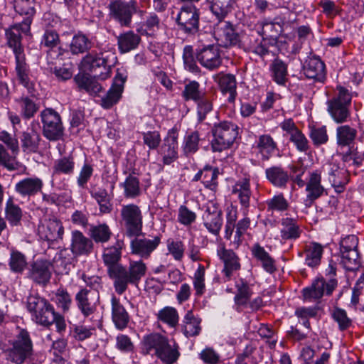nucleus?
<instances>
[{
	"instance_id": "473e14b6",
	"label": "nucleus",
	"mask_w": 364,
	"mask_h": 364,
	"mask_svg": "<svg viewBox=\"0 0 364 364\" xmlns=\"http://www.w3.org/2000/svg\"><path fill=\"white\" fill-rule=\"evenodd\" d=\"M267 181L274 187L286 188L291 180L289 172L281 166H272L265 169Z\"/></svg>"
},
{
	"instance_id": "c756f323",
	"label": "nucleus",
	"mask_w": 364,
	"mask_h": 364,
	"mask_svg": "<svg viewBox=\"0 0 364 364\" xmlns=\"http://www.w3.org/2000/svg\"><path fill=\"white\" fill-rule=\"evenodd\" d=\"M43 181L38 177H30L18 181L15 186V191L22 197L31 198L42 191Z\"/></svg>"
},
{
	"instance_id": "864d4df0",
	"label": "nucleus",
	"mask_w": 364,
	"mask_h": 364,
	"mask_svg": "<svg viewBox=\"0 0 364 364\" xmlns=\"http://www.w3.org/2000/svg\"><path fill=\"white\" fill-rule=\"evenodd\" d=\"M235 3V0H213L210 11L218 20H224Z\"/></svg>"
},
{
	"instance_id": "6e6d98bb",
	"label": "nucleus",
	"mask_w": 364,
	"mask_h": 364,
	"mask_svg": "<svg viewBox=\"0 0 364 364\" xmlns=\"http://www.w3.org/2000/svg\"><path fill=\"white\" fill-rule=\"evenodd\" d=\"M205 92H203L200 89V85L198 82L193 80L185 85L181 95L185 101L191 100L196 102L197 100H199Z\"/></svg>"
},
{
	"instance_id": "c03bdc74",
	"label": "nucleus",
	"mask_w": 364,
	"mask_h": 364,
	"mask_svg": "<svg viewBox=\"0 0 364 364\" xmlns=\"http://www.w3.org/2000/svg\"><path fill=\"white\" fill-rule=\"evenodd\" d=\"M166 338L160 333H150L144 336L141 341L143 353L150 354L154 350L156 355Z\"/></svg>"
},
{
	"instance_id": "774afa93",
	"label": "nucleus",
	"mask_w": 364,
	"mask_h": 364,
	"mask_svg": "<svg viewBox=\"0 0 364 364\" xmlns=\"http://www.w3.org/2000/svg\"><path fill=\"white\" fill-rule=\"evenodd\" d=\"M205 269L204 266L200 264L193 277V287L196 291V295L198 296H202L205 291Z\"/></svg>"
},
{
	"instance_id": "72a5a7b5",
	"label": "nucleus",
	"mask_w": 364,
	"mask_h": 364,
	"mask_svg": "<svg viewBox=\"0 0 364 364\" xmlns=\"http://www.w3.org/2000/svg\"><path fill=\"white\" fill-rule=\"evenodd\" d=\"M74 80L79 90H84L90 95L100 96L104 92L105 88L99 83L95 77H91L86 75L78 74L74 77Z\"/></svg>"
},
{
	"instance_id": "7ed1b4c3",
	"label": "nucleus",
	"mask_w": 364,
	"mask_h": 364,
	"mask_svg": "<svg viewBox=\"0 0 364 364\" xmlns=\"http://www.w3.org/2000/svg\"><path fill=\"white\" fill-rule=\"evenodd\" d=\"M211 133L213 151L222 152L232 146L238 136V127L232 122L222 121L214 124Z\"/></svg>"
},
{
	"instance_id": "f257e3e1",
	"label": "nucleus",
	"mask_w": 364,
	"mask_h": 364,
	"mask_svg": "<svg viewBox=\"0 0 364 364\" xmlns=\"http://www.w3.org/2000/svg\"><path fill=\"white\" fill-rule=\"evenodd\" d=\"M124 245L123 240H117L112 245L104 248L102 253L107 274L119 295L127 291L129 284L137 286L147 272L146 264L141 259L129 261L128 267L119 263Z\"/></svg>"
},
{
	"instance_id": "69168bd1",
	"label": "nucleus",
	"mask_w": 364,
	"mask_h": 364,
	"mask_svg": "<svg viewBox=\"0 0 364 364\" xmlns=\"http://www.w3.org/2000/svg\"><path fill=\"white\" fill-rule=\"evenodd\" d=\"M9 264L12 272L21 273L27 265L25 255L19 251L13 250L11 253Z\"/></svg>"
},
{
	"instance_id": "13d9d810",
	"label": "nucleus",
	"mask_w": 364,
	"mask_h": 364,
	"mask_svg": "<svg viewBox=\"0 0 364 364\" xmlns=\"http://www.w3.org/2000/svg\"><path fill=\"white\" fill-rule=\"evenodd\" d=\"M268 212H284L288 210L289 203L283 193H279L265 202Z\"/></svg>"
},
{
	"instance_id": "4be33fe9",
	"label": "nucleus",
	"mask_w": 364,
	"mask_h": 364,
	"mask_svg": "<svg viewBox=\"0 0 364 364\" xmlns=\"http://www.w3.org/2000/svg\"><path fill=\"white\" fill-rule=\"evenodd\" d=\"M217 255L224 264L223 273L226 281H229L232 274L241 268L240 258L232 250L227 249L223 245L218 247Z\"/></svg>"
},
{
	"instance_id": "423d86ee",
	"label": "nucleus",
	"mask_w": 364,
	"mask_h": 364,
	"mask_svg": "<svg viewBox=\"0 0 364 364\" xmlns=\"http://www.w3.org/2000/svg\"><path fill=\"white\" fill-rule=\"evenodd\" d=\"M81 68L94 74L95 77L106 80L110 77L112 66L109 64L108 55L105 52H89L81 60Z\"/></svg>"
},
{
	"instance_id": "9d476101",
	"label": "nucleus",
	"mask_w": 364,
	"mask_h": 364,
	"mask_svg": "<svg viewBox=\"0 0 364 364\" xmlns=\"http://www.w3.org/2000/svg\"><path fill=\"white\" fill-rule=\"evenodd\" d=\"M358 246V238L354 235L346 236L340 242L341 263L348 271H355L360 267Z\"/></svg>"
},
{
	"instance_id": "680f3d73",
	"label": "nucleus",
	"mask_w": 364,
	"mask_h": 364,
	"mask_svg": "<svg viewBox=\"0 0 364 364\" xmlns=\"http://www.w3.org/2000/svg\"><path fill=\"white\" fill-rule=\"evenodd\" d=\"M74 158L73 156H65L55 161L53 166V173L70 175L74 172Z\"/></svg>"
},
{
	"instance_id": "f8f14e48",
	"label": "nucleus",
	"mask_w": 364,
	"mask_h": 364,
	"mask_svg": "<svg viewBox=\"0 0 364 364\" xmlns=\"http://www.w3.org/2000/svg\"><path fill=\"white\" fill-rule=\"evenodd\" d=\"M109 15L122 26L129 27L132 16L136 12L137 3L135 0L125 1L114 0L109 4Z\"/></svg>"
},
{
	"instance_id": "bb28decb",
	"label": "nucleus",
	"mask_w": 364,
	"mask_h": 364,
	"mask_svg": "<svg viewBox=\"0 0 364 364\" xmlns=\"http://www.w3.org/2000/svg\"><path fill=\"white\" fill-rule=\"evenodd\" d=\"M232 193L237 196L239 203L243 210V215H248L252 196L250 180L243 178L238 180L232 186Z\"/></svg>"
},
{
	"instance_id": "3c124183",
	"label": "nucleus",
	"mask_w": 364,
	"mask_h": 364,
	"mask_svg": "<svg viewBox=\"0 0 364 364\" xmlns=\"http://www.w3.org/2000/svg\"><path fill=\"white\" fill-rule=\"evenodd\" d=\"M214 93L207 92L197 100V114L199 122H203L213 109Z\"/></svg>"
},
{
	"instance_id": "2eb2a0df",
	"label": "nucleus",
	"mask_w": 364,
	"mask_h": 364,
	"mask_svg": "<svg viewBox=\"0 0 364 364\" xmlns=\"http://www.w3.org/2000/svg\"><path fill=\"white\" fill-rule=\"evenodd\" d=\"M135 238L131 241L130 248L132 255H137L142 259H149L151 254L161 244V236H154L151 239L145 237Z\"/></svg>"
},
{
	"instance_id": "603ef678",
	"label": "nucleus",
	"mask_w": 364,
	"mask_h": 364,
	"mask_svg": "<svg viewBox=\"0 0 364 364\" xmlns=\"http://www.w3.org/2000/svg\"><path fill=\"white\" fill-rule=\"evenodd\" d=\"M5 216L6 219L11 225L17 226L20 225L23 217V211L21 208L14 203L12 197H10L6 203Z\"/></svg>"
},
{
	"instance_id": "e433bc0d",
	"label": "nucleus",
	"mask_w": 364,
	"mask_h": 364,
	"mask_svg": "<svg viewBox=\"0 0 364 364\" xmlns=\"http://www.w3.org/2000/svg\"><path fill=\"white\" fill-rule=\"evenodd\" d=\"M51 273L47 261L38 260L31 265L30 277L36 283L45 285L50 278Z\"/></svg>"
},
{
	"instance_id": "6e6552de",
	"label": "nucleus",
	"mask_w": 364,
	"mask_h": 364,
	"mask_svg": "<svg viewBox=\"0 0 364 364\" xmlns=\"http://www.w3.org/2000/svg\"><path fill=\"white\" fill-rule=\"evenodd\" d=\"M338 95L327 102L328 111L337 123H343L350 117L351 96L343 87H338Z\"/></svg>"
},
{
	"instance_id": "20e7f679",
	"label": "nucleus",
	"mask_w": 364,
	"mask_h": 364,
	"mask_svg": "<svg viewBox=\"0 0 364 364\" xmlns=\"http://www.w3.org/2000/svg\"><path fill=\"white\" fill-rule=\"evenodd\" d=\"M26 307L36 323L48 327L54 323L55 311L53 306L38 294L28 296Z\"/></svg>"
},
{
	"instance_id": "c85d7f7f",
	"label": "nucleus",
	"mask_w": 364,
	"mask_h": 364,
	"mask_svg": "<svg viewBox=\"0 0 364 364\" xmlns=\"http://www.w3.org/2000/svg\"><path fill=\"white\" fill-rule=\"evenodd\" d=\"M115 181L111 182V193H109L105 188H94L91 192V196L96 200L99 205V210L101 214H109L113 210V190L114 188Z\"/></svg>"
},
{
	"instance_id": "b1692460",
	"label": "nucleus",
	"mask_w": 364,
	"mask_h": 364,
	"mask_svg": "<svg viewBox=\"0 0 364 364\" xmlns=\"http://www.w3.org/2000/svg\"><path fill=\"white\" fill-rule=\"evenodd\" d=\"M328 175V180L334 188L336 192L341 193L345 190L346 185L349 181V173L346 170L340 168L335 163H329L326 166Z\"/></svg>"
},
{
	"instance_id": "bf43d9fd",
	"label": "nucleus",
	"mask_w": 364,
	"mask_h": 364,
	"mask_svg": "<svg viewBox=\"0 0 364 364\" xmlns=\"http://www.w3.org/2000/svg\"><path fill=\"white\" fill-rule=\"evenodd\" d=\"M35 5L34 0H14V2L15 11L20 15H26V18H30L31 23L36 14Z\"/></svg>"
},
{
	"instance_id": "1a4fd4ad",
	"label": "nucleus",
	"mask_w": 364,
	"mask_h": 364,
	"mask_svg": "<svg viewBox=\"0 0 364 364\" xmlns=\"http://www.w3.org/2000/svg\"><path fill=\"white\" fill-rule=\"evenodd\" d=\"M120 215L128 237L142 235L143 216L137 205L131 203L122 205Z\"/></svg>"
},
{
	"instance_id": "4d7b16f0",
	"label": "nucleus",
	"mask_w": 364,
	"mask_h": 364,
	"mask_svg": "<svg viewBox=\"0 0 364 364\" xmlns=\"http://www.w3.org/2000/svg\"><path fill=\"white\" fill-rule=\"evenodd\" d=\"M200 320L196 318L191 311H188L184 317L183 333L187 337L198 336L200 331Z\"/></svg>"
},
{
	"instance_id": "f3484780",
	"label": "nucleus",
	"mask_w": 364,
	"mask_h": 364,
	"mask_svg": "<svg viewBox=\"0 0 364 364\" xmlns=\"http://www.w3.org/2000/svg\"><path fill=\"white\" fill-rule=\"evenodd\" d=\"M337 284L336 279H330L328 282H326L323 278H318L310 287L303 289L304 299L309 301L319 299L325 292L326 295H331Z\"/></svg>"
},
{
	"instance_id": "a878e982",
	"label": "nucleus",
	"mask_w": 364,
	"mask_h": 364,
	"mask_svg": "<svg viewBox=\"0 0 364 364\" xmlns=\"http://www.w3.org/2000/svg\"><path fill=\"white\" fill-rule=\"evenodd\" d=\"M178 134L174 129L168 132L163 144L159 149V154L163 157V163L169 165L178 158Z\"/></svg>"
},
{
	"instance_id": "393cba45",
	"label": "nucleus",
	"mask_w": 364,
	"mask_h": 364,
	"mask_svg": "<svg viewBox=\"0 0 364 364\" xmlns=\"http://www.w3.org/2000/svg\"><path fill=\"white\" fill-rule=\"evenodd\" d=\"M305 76L315 81L323 82L326 78L324 63L318 57L314 56L306 59L303 65Z\"/></svg>"
},
{
	"instance_id": "a211bd4d",
	"label": "nucleus",
	"mask_w": 364,
	"mask_h": 364,
	"mask_svg": "<svg viewBox=\"0 0 364 364\" xmlns=\"http://www.w3.org/2000/svg\"><path fill=\"white\" fill-rule=\"evenodd\" d=\"M321 172L315 170L309 172V177L306 181V199L305 204L310 207L314 203L324 195L326 189L321 184Z\"/></svg>"
},
{
	"instance_id": "338daca9",
	"label": "nucleus",
	"mask_w": 364,
	"mask_h": 364,
	"mask_svg": "<svg viewBox=\"0 0 364 364\" xmlns=\"http://www.w3.org/2000/svg\"><path fill=\"white\" fill-rule=\"evenodd\" d=\"M331 316L338 323V328L341 331L348 329L352 325V320L348 316L346 311L343 309L335 307L332 311Z\"/></svg>"
},
{
	"instance_id": "c9c22d12",
	"label": "nucleus",
	"mask_w": 364,
	"mask_h": 364,
	"mask_svg": "<svg viewBox=\"0 0 364 364\" xmlns=\"http://www.w3.org/2000/svg\"><path fill=\"white\" fill-rule=\"evenodd\" d=\"M251 252L266 272L272 274L277 270L274 259L259 243L253 245Z\"/></svg>"
},
{
	"instance_id": "412c9836",
	"label": "nucleus",
	"mask_w": 364,
	"mask_h": 364,
	"mask_svg": "<svg viewBox=\"0 0 364 364\" xmlns=\"http://www.w3.org/2000/svg\"><path fill=\"white\" fill-rule=\"evenodd\" d=\"M222 210L214 203L208 205L204 211L202 220L208 231L217 236L219 235L223 226Z\"/></svg>"
},
{
	"instance_id": "09e8293b",
	"label": "nucleus",
	"mask_w": 364,
	"mask_h": 364,
	"mask_svg": "<svg viewBox=\"0 0 364 364\" xmlns=\"http://www.w3.org/2000/svg\"><path fill=\"white\" fill-rule=\"evenodd\" d=\"M162 28L159 16L154 12L149 13L141 25L142 34L156 37Z\"/></svg>"
},
{
	"instance_id": "4c0bfd02",
	"label": "nucleus",
	"mask_w": 364,
	"mask_h": 364,
	"mask_svg": "<svg viewBox=\"0 0 364 364\" xmlns=\"http://www.w3.org/2000/svg\"><path fill=\"white\" fill-rule=\"evenodd\" d=\"M220 89L224 95H228V101L234 103L237 96V82L232 74H220L217 76Z\"/></svg>"
},
{
	"instance_id": "de8ad7c7",
	"label": "nucleus",
	"mask_w": 364,
	"mask_h": 364,
	"mask_svg": "<svg viewBox=\"0 0 364 364\" xmlns=\"http://www.w3.org/2000/svg\"><path fill=\"white\" fill-rule=\"evenodd\" d=\"M90 237L93 243L105 244L109 241L112 232L106 223L92 225L89 230Z\"/></svg>"
},
{
	"instance_id": "2f4dec72",
	"label": "nucleus",
	"mask_w": 364,
	"mask_h": 364,
	"mask_svg": "<svg viewBox=\"0 0 364 364\" xmlns=\"http://www.w3.org/2000/svg\"><path fill=\"white\" fill-rule=\"evenodd\" d=\"M323 248V246L318 242H310L304 245L303 252L299 255L304 257L305 264L307 266L315 268L321 262Z\"/></svg>"
},
{
	"instance_id": "e2e57ef3",
	"label": "nucleus",
	"mask_w": 364,
	"mask_h": 364,
	"mask_svg": "<svg viewBox=\"0 0 364 364\" xmlns=\"http://www.w3.org/2000/svg\"><path fill=\"white\" fill-rule=\"evenodd\" d=\"M219 171L217 168H213L210 166H206L203 168V179L202 183L204 186L214 191L218 186V177Z\"/></svg>"
},
{
	"instance_id": "5fc2aeb1",
	"label": "nucleus",
	"mask_w": 364,
	"mask_h": 364,
	"mask_svg": "<svg viewBox=\"0 0 364 364\" xmlns=\"http://www.w3.org/2000/svg\"><path fill=\"white\" fill-rule=\"evenodd\" d=\"M122 186L126 198H136L141 193L139 179L132 174L127 177Z\"/></svg>"
},
{
	"instance_id": "f704fd0d",
	"label": "nucleus",
	"mask_w": 364,
	"mask_h": 364,
	"mask_svg": "<svg viewBox=\"0 0 364 364\" xmlns=\"http://www.w3.org/2000/svg\"><path fill=\"white\" fill-rule=\"evenodd\" d=\"M120 53H126L136 49L141 43V36L133 31H128L117 37Z\"/></svg>"
},
{
	"instance_id": "ddd939ff",
	"label": "nucleus",
	"mask_w": 364,
	"mask_h": 364,
	"mask_svg": "<svg viewBox=\"0 0 364 364\" xmlns=\"http://www.w3.org/2000/svg\"><path fill=\"white\" fill-rule=\"evenodd\" d=\"M77 307L84 317L96 313L100 304L99 294L87 288H81L75 296Z\"/></svg>"
},
{
	"instance_id": "37998d69",
	"label": "nucleus",
	"mask_w": 364,
	"mask_h": 364,
	"mask_svg": "<svg viewBox=\"0 0 364 364\" xmlns=\"http://www.w3.org/2000/svg\"><path fill=\"white\" fill-rule=\"evenodd\" d=\"M236 289L234 301L237 309L247 307L248 301L253 294L250 286L244 279H240L236 284Z\"/></svg>"
},
{
	"instance_id": "a18cd8bd",
	"label": "nucleus",
	"mask_w": 364,
	"mask_h": 364,
	"mask_svg": "<svg viewBox=\"0 0 364 364\" xmlns=\"http://www.w3.org/2000/svg\"><path fill=\"white\" fill-rule=\"evenodd\" d=\"M356 129L349 125H341L336 129V140L339 146H349L354 144L357 136Z\"/></svg>"
},
{
	"instance_id": "dca6fc26",
	"label": "nucleus",
	"mask_w": 364,
	"mask_h": 364,
	"mask_svg": "<svg viewBox=\"0 0 364 364\" xmlns=\"http://www.w3.org/2000/svg\"><path fill=\"white\" fill-rule=\"evenodd\" d=\"M196 58L203 67L210 70L218 69L223 62L220 49L214 44L197 50Z\"/></svg>"
},
{
	"instance_id": "39448f33",
	"label": "nucleus",
	"mask_w": 364,
	"mask_h": 364,
	"mask_svg": "<svg viewBox=\"0 0 364 364\" xmlns=\"http://www.w3.org/2000/svg\"><path fill=\"white\" fill-rule=\"evenodd\" d=\"M11 346L6 351L7 356L16 364H23L33 355V341L29 332L26 329H19L15 338L11 342Z\"/></svg>"
},
{
	"instance_id": "052dcab7",
	"label": "nucleus",
	"mask_w": 364,
	"mask_h": 364,
	"mask_svg": "<svg viewBox=\"0 0 364 364\" xmlns=\"http://www.w3.org/2000/svg\"><path fill=\"white\" fill-rule=\"evenodd\" d=\"M157 318L174 328L178 324L179 316L176 309L173 307L166 306L159 311Z\"/></svg>"
},
{
	"instance_id": "f03ea898",
	"label": "nucleus",
	"mask_w": 364,
	"mask_h": 364,
	"mask_svg": "<svg viewBox=\"0 0 364 364\" xmlns=\"http://www.w3.org/2000/svg\"><path fill=\"white\" fill-rule=\"evenodd\" d=\"M219 22L215 26V34L225 48L237 46L245 50L254 53L261 58L269 53V40L264 38L267 36L266 29L273 28L274 23H264L262 29L259 33L262 38L254 34L242 35L238 33L234 25L229 21L218 20Z\"/></svg>"
},
{
	"instance_id": "9b49d317",
	"label": "nucleus",
	"mask_w": 364,
	"mask_h": 364,
	"mask_svg": "<svg viewBox=\"0 0 364 364\" xmlns=\"http://www.w3.org/2000/svg\"><path fill=\"white\" fill-rule=\"evenodd\" d=\"M200 11L193 5L183 6L176 22L179 29L187 35H195L199 31Z\"/></svg>"
},
{
	"instance_id": "79ce46f5",
	"label": "nucleus",
	"mask_w": 364,
	"mask_h": 364,
	"mask_svg": "<svg viewBox=\"0 0 364 364\" xmlns=\"http://www.w3.org/2000/svg\"><path fill=\"white\" fill-rule=\"evenodd\" d=\"M272 80L279 85L285 86L288 81V66L283 60L274 59L271 65Z\"/></svg>"
},
{
	"instance_id": "4468645a",
	"label": "nucleus",
	"mask_w": 364,
	"mask_h": 364,
	"mask_svg": "<svg viewBox=\"0 0 364 364\" xmlns=\"http://www.w3.org/2000/svg\"><path fill=\"white\" fill-rule=\"evenodd\" d=\"M30 27V18H25L21 23L13 25L6 30L8 46L12 48L15 57L25 55L24 48L21 44V33H28Z\"/></svg>"
},
{
	"instance_id": "8fccbe9b",
	"label": "nucleus",
	"mask_w": 364,
	"mask_h": 364,
	"mask_svg": "<svg viewBox=\"0 0 364 364\" xmlns=\"http://www.w3.org/2000/svg\"><path fill=\"white\" fill-rule=\"evenodd\" d=\"M93 45L94 43L85 35L78 33L73 36L70 44V50L73 55L82 54L88 52Z\"/></svg>"
},
{
	"instance_id": "58836bf2",
	"label": "nucleus",
	"mask_w": 364,
	"mask_h": 364,
	"mask_svg": "<svg viewBox=\"0 0 364 364\" xmlns=\"http://www.w3.org/2000/svg\"><path fill=\"white\" fill-rule=\"evenodd\" d=\"M16 77L20 84L28 90L33 87V82L30 77L29 65L26 63V55L15 57Z\"/></svg>"
},
{
	"instance_id": "6ab92c4d",
	"label": "nucleus",
	"mask_w": 364,
	"mask_h": 364,
	"mask_svg": "<svg viewBox=\"0 0 364 364\" xmlns=\"http://www.w3.org/2000/svg\"><path fill=\"white\" fill-rule=\"evenodd\" d=\"M127 75L119 70L114 78L112 87L106 95L101 100V105L105 109H110L118 102L122 97L124 90V84L126 82Z\"/></svg>"
},
{
	"instance_id": "cd10ccee",
	"label": "nucleus",
	"mask_w": 364,
	"mask_h": 364,
	"mask_svg": "<svg viewBox=\"0 0 364 364\" xmlns=\"http://www.w3.org/2000/svg\"><path fill=\"white\" fill-rule=\"evenodd\" d=\"M112 320L117 329L123 331L129 323L130 316L120 299L113 295L111 298Z\"/></svg>"
},
{
	"instance_id": "aec40b11",
	"label": "nucleus",
	"mask_w": 364,
	"mask_h": 364,
	"mask_svg": "<svg viewBox=\"0 0 364 364\" xmlns=\"http://www.w3.org/2000/svg\"><path fill=\"white\" fill-rule=\"evenodd\" d=\"M94 247L92 239L81 231L75 230L71 232L70 250L75 257L89 256L93 252Z\"/></svg>"
},
{
	"instance_id": "5701e85b",
	"label": "nucleus",
	"mask_w": 364,
	"mask_h": 364,
	"mask_svg": "<svg viewBox=\"0 0 364 364\" xmlns=\"http://www.w3.org/2000/svg\"><path fill=\"white\" fill-rule=\"evenodd\" d=\"M38 232L42 239L53 242L63 239L64 228L60 220L52 218L38 225Z\"/></svg>"
},
{
	"instance_id": "49530a36",
	"label": "nucleus",
	"mask_w": 364,
	"mask_h": 364,
	"mask_svg": "<svg viewBox=\"0 0 364 364\" xmlns=\"http://www.w3.org/2000/svg\"><path fill=\"white\" fill-rule=\"evenodd\" d=\"M178 348V344L175 343L171 346L169 344L168 338H166L156 355L166 364H173L180 355Z\"/></svg>"
},
{
	"instance_id": "ea45409f",
	"label": "nucleus",
	"mask_w": 364,
	"mask_h": 364,
	"mask_svg": "<svg viewBox=\"0 0 364 364\" xmlns=\"http://www.w3.org/2000/svg\"><path fill=\"white\" fill-rule=\"evenodd\" d=\"M256 148L263 161H267L278 150L277 144L269 134H262L258 137Z\"/></svg>"
},
{
	"instance_id": "0eeeda50",
	"label": "nucleus",
	"mask_w": 364,
	"mask_h": 364,
	"mask_svg": "<svg viewBox=\"0 0 364 364\" xmlns=\"http://www.w3.org/2000/svg\"><path fill=\"white\" fill-rule=\"evenodd\" d=\"M42 134L50 141L63 139L64 127L60 114L52 108H46L41 114Z\"/></svg>"
},
{
	"instance_id": "a19ab883",
	"label": "nucleus",
	"mask_w": 364,
	"mask_h": 364,
	"mask_svg": "<svg viewBox=\"0 0 364 364\" xmlns=\"http://www.w3.org/2000/svg\"><path fill=\"white\" fill-rule=\"evenodd\" d=\"M281 237L284 240H296L301 235L302 230L297 223L296 220L285 218L282 219Z\"/></svg>"
},
{
	"instance_id": "0e129e2a",
	"label": "nucleus",
	"mask_w": 364,
	"mask_h": 364,
	"mask_svg": "<svg viewBox=\"0 0 364 364\" xmlns=\"http://www.w3.org/2000/svg\"><path fill=\"white\" fill-rule=\"evenodd\" d=\"M0 165L9 171L17 170L19 166L16 155L10 154L2 144H0Z\"/></svg>"
},
{
	"instance_id": "7c9ffc66",
	"label": "nucleus",
	"mask_w": 364,
	"mask_h": 364,
	"mask_svg": "<svg viewBox=\"0 0 364 364\" xmlns=\"http://www.w3.org/2000/svg\"><path fill=\"white\" fill-rule=\"evenodd\" d=\"M20 141L23 152L27 154L38 153L41 136L36 129L28 128L21 134Z\"/></svg>"
}]
</instances>
